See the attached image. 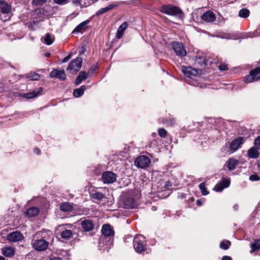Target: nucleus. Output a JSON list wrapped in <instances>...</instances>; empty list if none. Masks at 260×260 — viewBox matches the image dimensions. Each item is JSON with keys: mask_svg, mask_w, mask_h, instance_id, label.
Returning <instances> with one entry per match:
<instances>
[{"mask_svg": "<svg viewBox=\"0 0 260 260\" xmlns=\"http://www.w3.org/2000/svg\"><path fill=\"white\" fill-rule=\"evenodd\" d=\"M244 142V139L242 137H239L234 139L230 144V149L233 151L237 150Z\"/></svg>", "mask_w": 260, "mask_h": 260, "instance_id": "11", "label": "nucleus"}, {"mask_svg": "<svg viewBox=\"0 0 260 260\" xmlns=\"http://www.w3.org/2000/svg\"><path fill=\"white\" fill-rule=\"evenodd\" d=\"M47 2V0H32V4L35 6H42Z\"/></svg>", "mask_w": 260, "mask_h": 260, "instance_id": "39", "label": "nucleus"}, {"mask_svg": "<svg viewBox=\"0 0 260 260\" xmlns=\"http://www.w3.org/2000/svg\"><path fill=\"white\" fill-rule=\"evenodd\" d=\"M1 12L3 14H8L11 12L12 7L5 1H0Z\"/></svg>", "mask_w": 260, "mask_h": 260, "instance_id": "15", "label": "nucleus"}, {"mask_svg": "<svg viewBox=\"0 0 260 260\" xmlns=\"http://www.w3.org/2000/svg\"><path fill=\"white\" fill-rule=\"evenodd\" d=\"M90 197L94 200L98 201L102 200L103 198H105V196L101 192L95 191L90 194Z\"/></svg>", "mask_w": 260, "mask_h": 260, "instance_id": "30", "label": "nucleus"}, {"mask_svg": "<svg viewBox=\"0 0 260 260\" xmlns=\"http://www.w3.org/2000/svg\"><path fill=\"white\" fill-rule=\"evenodd\" d=\"M171 46L172 49L177 56L182 57L186 55L187 52L181 43L173 42L171 44Z\"/></svg>", "mask_w": 260, "mask_h": 260, "instance_id": "4", "label": "nucleus"}, {"mask_svg": "<svg viewBox=\"0 0 260 260\" xmlns=\"http://www.w3.org/2000/svg\"><path fill=\"white\" fill-rule=\"evenodd\" d=\"M85 50H86V48H85V46H82V47L80 48V50H79V55H82V54H83L84 53V52H85Z\"/></svg>", "mask_w": 260, "mask_h": 260, "instance_id": "51", "label": "nucleus"}, {"mask_svg": "<svg viewBox=\"0 0 260 260\" xmlns=\"http://www.w3.org/2000/svg\"><path fill=\"white\" fill-rule=\"evenodd\" d=\"M128 26V24L126 22H124L121 25L118 27L117 33L116 38L117 39H120L123 34L124 31L126 30Z\"/></svg>", "mask_w": 260, "mask_h": 260, "instance_id": "19", "label": "nucleus"}, {"mask_svg": "<svg viewBox=\"0 0 260 260\" xmlns=\"http://www.w3.org/2000/svg\"><path fill=\"white\" fill-rule=\"evenodd\" d=\"M85 86L84 85L81 86L79 88L75 89L73 91V95L76 98H79L84 93V91L85 90Z\"/></svg>", "mask_w": 260, "mask_h": 260, "instance_id": "25", "label": "nucleus"}, {"mask_svg": "<svg viewBox=\"0 0 260 260\" xmlns=\"http://www.w3.org/2000/svg\"><path fill=\"white\" fill-rule=\"evenodd\" d=\"M199 59L200 60L199 62H201L202 64H204L205 66L207 65V63H206L205 59L201 58V57H200Z\"/></svg>", "mask_w": 260, "mask_h": 260, "instance_id": "53", "label": "nucleus"}, {"mask_svg": "<svg viewBox=\"0 0 260 260\" xmlns=\"http://www.w3.org/2000/svg\"><path fill=\"white\" fill-rule=\"evenodd\" d=\"M53 1L55 4L61 6L67 4L69 3L70 0H53Z\"/></svg>", "mask_w": 260, "mask_h": 260, "instance_id": "42", "label": "nucleus"}, {"mask_svg": "<svg viewBox=\"0 0 260 260\" xmlns=\"http://www.w3.org/2000/svg\"><path fill=\"white\" fill-rule=\"evenodd\" d=\"M40 212V210L36 207H32L28 208L25 213L26 216L27 217H34L37 216Z\"/></svg>", "mask_w": 260, "mask_h": 260, "instance_id": "16", "label": "nucleus"}, {"mask_svg": "<svg viewBox=\"0 0 260 260\" xmlns=\"http://www.w3.org/2000/svg\"><path fill=\"white\" fill-rule=\"evenodd\" d=\"M34 152L35 153H36L37 154H39L40 152V150L39 148H36L34 149Z\"/></svg>", "mask_w": 260, "mask_h": 260, "instance_id": "57", "label": "nucleus"}, {"mask_svg": "<svg viewBox=\"0 0 260 260\" xmlns=\"http://www.w3.org/2000/svg\"><path fill=\"white\" fill-rule=\"evenodd\" d=\"M119 6V5L117 4H112L110 5H109L107 7H106V9L107 11L112 10L114 9H115L116 7H118Z\"/></svg>", "mask_w": 260, "mask_h": 260, "instance_id": "43", "label": "nucleus"}, {"mask_svg": "<svg viewBox=\"0 0 260 260\" xmlns=\"http://www.w3.org/2000/svg\"><path fill=\"white\" fill-rule=\"evenodd\" d=\"M81 225L84 232L91 231L94 228L93 222L89 219H84L81 221Z\"/></svg>", "mask_w": 260, "mask_h": 260, "instance_id": "12", "label": "nucleus"}, {"mask_svg": "<svg viewBox=\"0 0 260 260\" xmlns=\"http://www.w3.org/2000/svg\"><path fill=\"white\" fill-rule=\"evenodd\" d=\"M50 260H62V259L59 257H54L53 258H51Z\"/></svg>", "mask_w": 260, "mask_h": 260, "instance_id": "60", "label": "nucleus"}, {"mask_svg": "<svg viewBox=\"0 0 260 260\" xmlns=\"http://www.w3.org/2000/svg\"><path fill=\"white\" fill-rule=\"evenodd\" d=\"M4 90V83L2 82H0V92Z\"/></svg>", "mask_w": 260, "mask_h": 260, "instance_id": "55", "label": "nucleus"}, {"mask_svg": "<svg viewBox=\"0 0 260 260\" xmlns=\"http://www.w3.org/2000/svg\"><path fill=\"white\" fill-rule=\"evenodd\" d=\"M87 78V75L85 72L81 71L79 73L78 76L76 78L75 84L76 85H79L83 80H85Z\"/></svg>", "mask_w": 260, "mask_h": 260, "instance_id": "22", "label": "nucleus"}, {"mask_svg": "<svg viewBox=\"0 0 260 260\" xmlns=\"http://www.w3.org/2000/svg\"><path fill=\"white\" fill-rule=\"evenodd\" d=\"M73 236V233L71 230H66L61 233V238L65 239H69Z\"/></svg>", "mask_w": 260, "mask_h": 260, "instance_id": "32", "label": "nucleus"}, {"mask_svg": "<svg viewBox=\"0 0 260 260\" xmlns=\"http://www.w3.org/2000/svg\"><path fill=\"white\" fill-rule=\"evenodd\" d=\"M247 154L250 158H256L258 156L259 152L255 148L252 147L248 150Z\"/></svg>", "mask_w": 260, "mask_h": 260, "instance_id": "29", "label": "nucleus"}, {"mask_svg": "<svg viewBox=\"0 0 260 260\" xmlns=\"http://www.w3.org/2000/svg\"><path fill=\"white\" fill-rule=\"evenodd\" d=\"M188 202L192 203L194 202V198L193 197H189L187 200Z\"/></svg>", "mask_w": 260, "mask_h": 260, "instance_id": "58", "label": "nucleus"}, {"mask_svg": "<svg viewBox=\"0 0 260 260\" xmlns=\"http://www.w3.org/2000/svg\"><path fill=\"white\" fill-rule=\"evenodd\" d=\"M50 53H49V52H46L45 54V56L46 57H49L50 56Z\"/></svg>", "mask_w": 260, "mask_h": 260, "instance_id": "61", "label": "nucleus"}, {"mask_svg": "<svg viewBox=\"0 0 260 260\" xmlns=\"http://www.w3.org/2000/svg\"><path fill=\"white\" fill-rule=\"evenodd\" d=\"M221 260H233V259L231 258V257H230L229 256L225 255L222 257Z\"/></svg>", "mask_w": 260, "mask_h": 260, "instance_id": "54", "label": "nucleus"}, {"mask_svg": "<svg viewBox=\"0 0 260 260\" xmlns=\"http://www.w3.org/2000/svg\"><path fill=\"white\" fill-rule=\"evenodd\" d=\"M253 73L254 72L251 70L249 74L244 77L243 81L247 83L255 81L254 77L253 76Z\"/></svg>", "mask_w": 260, "mask_h": 260, "instance_id": "31", "label": "nucleus"}, {"mask_svg": "<svg viewBox=\"0 0 260 260\" xmlns=\"http://www.w3.org/2000/svg\"><path fill=\"white\" fill-rule=\"evenodd\" d=\"M72 2L74 5L78 6L79 5H80L81 0H72Z\"/></svg>", "mask_w": 260, "mask_h": 260, "instance_id": "52", "label": "nucleus"}, {"mask_svg": "<svg viewBox=\"0 0 260 260\" xmlns=\"http://www.w3.org/2000/svg\"><path fill=\"white\" fill-rule=\"evenodd\" d=\"M179 198H180V199H183L184 198H186V194L184 193H181L179 194V196H178Z\"/></svg>", "mask_w": 260, "mask_h": 260, "instance_id": "56", "label": "nucleus"}, {"mask_svg": "<svg viewBox=\"0 0 260 260\" xmlns=\"http://www.w3.org/2000/svg\"><path fill=\"white\" fill-rule=\"evenodd\" d=\"M231 245V242L229 240H224L220 242V247L222 249L227 250Z\"/></svg>", "mask_w": 260, "mask_h": 260, "instance_id": "34", "label": "nucleus"}, {"mask_svg": "<svg viewBox=\"0 0 260 260\" xmlns=\"http://www.w3.org/2000/svg\"><path fill=\"white\" fill-rule=\"evenodd\" d=\"M201 19L206 22H212L215 20L216 16L212 11L208 10L202 15Z\"/></svg>", "mask_w": 260, "mask_h": 260, "instance_id": "13", "label": "nucleus"}, {"mask_svg": "<svg viewBox=\"0 0 260 260\" xmlns=\"http://www.w3.org/2000/svg\"><path fill=\"white\" fill-rule=\"evenodd\" d=\"M2 254L6 257H13L15 252L14 248L11 247H6L2 249Z\"/></svg>", "mask_w": 260, "mask_h": 260, "instance_id": "17", "label": "nucleus"}, {"mask_svg": "<svg viewBox=\"0 0 260 260\" xmlns=\"http://www.w3.org/2000/svg\"><path fill=\"white\" fill-rule=\"evenodd\" d=\"M199 188L203 195L205 196L209 193V192L207 190V189L205 187V182H202L200 183L199 185Z\"/></svg>", "mask_w": 260, "mask_h": 260, "instance_id": "37", "label": "nucleus"}, {"mask_svg": "<svg viewBox=\"0 0 260 260\" xmlns=\"http://www.w3.org/2000/svg\"><path fill=\"white\" fill-rule=\"evenodd\" d=\"M252 71L254 72L253 77H254V79L256 81H258L260 80V68L257 67L253 70H251Z\"/></svg>", "mask_w": 260, "mask_h": 260, "instance_id": "36", "label": "nucleus"}, {"mask_svg": "<svg viewBox=\"0 0 260 260\" xmlns=\"http://www.w3.org/2000/svg\"><path fill=\"white\" fill-rule=\"evenodd\" d=\"M160 11L167 15L177 16L180 18L184 17V13L181 9L173 5H164L160 8Z\"/></svg>", "mask_w": 260, "mask_h": 260, "instance_id": "1", "label": "nucleus"}, {"mask_svg": "<svg viewBox=\"0 0 260 260\" xmlns=\"http://www.w3.org/2000/svg\"><path fill=\"white\" fill-rule=\"evenodd\" d=\"M44 42L48 45H50L53 43V41L51 39V35L50 34L47 33L45 35L44 38Z\"/></svg>", "mask_w": 260, "mask_h": 260, "instance_id": "38", "label": "nucleus"}, {"mask_svg": "<svg viewBox=\"0 0 260 260\" xmlns=\"http://www.w3.org/2000/svg\"><path fill=\"white\" fill-rule=\"evenodd\" d=\"M251 252H253L260 249V240H256L254 243L251 244Z\"/></svg>", "mask_w": 260, "mask_h": 260, "instance_id": "33", "label": "nucleus"}, {"mask_svg": "<svg viewBox=\"0 0 260 260\" xmlns=\"http://www.w3.org/2000/svg\"><path fill=\"white\" fill-rule=\"evenodd\" d=\"M158 134L160 137L165 138L167 137L168 133L165 128H160L158 130Z\"/></svg>", "mask_w": 260, "mask_h": 260, "instance_id": "40", "label": "nucleus"}, {"mask_svg": "<svg viewBox=\"0 0 260 260\" xmlns=\"http://www.w3.org/2000/svg\"><path fill=\"white\" fill-rule=\"evenodd\" d=\"M43 91V87H39L34 89L32 91L26 93L23 96V98L31 99L38 96L39 95H41Z\"/></svg>", "mask_w": 260, "mask_h": 260, "instance_id": "14", "label": "nucleus"}, {"mask_svg": "<svg viewBox=\"0 0 260 260\" xmlns=\"http://www.w3.org/2000/svg\"><path fill=\"white\" fill-rule=\"evenodd\" d=\"M258 166L260 168V161H259V162L258 164Z\"/></svg>", "mask_w": 260, "mask_h": 260, "instance_id": "64", "label": "nucleus"}, {"mask_svg": "<svg viewBox=\"0 0 260 260\" xmlns=\"http://www.w3.org/2000/svg\"><path fill=\"white\" fill-rule=\"evenodd\" d=\"M73 208V204L68 202H64L60 206V210L64 212L71 211L72 210Z\"/></svg>", "mask_w": 260, "mask_h": 260, "instance_id": "24", "label": "nucleus"}, {"mask_svg": "<svg viewBox=\"0 0 260 260\" xmlns=\"http://www.w3.org/2000/svg\"><path fill=\"white\" fill-rule=\"evenodd\" d=\"M134 248L138 253H141L147 249L145 238L141 235L136 236L133 240Z\"/></svg>", "mask_w": 260, "mask_h": 260, "instance_id": "2", "label": "nucleus"}, {"mask_svg": "<svg viewBox=\"0 0 260 260\" xmlns=\"http://www.w3.org/2000/svg\"><path fill=\"white\" fill-rule=\"evenodd\" d=\"M89 23V20H86L80 24H79L78 25H77L73 32H82L83 30H85L86 28V25Z\"/></svg>", "mask_w": 260, "mask_h": 260, "instance_id": "23", "label": "nucleus"}, {"mask_svg": "<svg viewBox=\"0 0 260 260\" xmlns=\"http://www.w3.org/2000/svg\"><path fill=\"white\" fill-rule=\"evenodd\" d=\"M24 238L23 234L18 231L13 232L7 236V240L11 242H16L22 240Z\"/></svg>", "mask_w": 260, "mask_h": 260, "instance_id": "8", "label": "nucleus"}, {"mask_svg": "<svg viewBox=\"0 0 260 260\" xmlns=\"http://www.w3.org/2000/svg\"><path fill=\"white\" fill-rule=\"evenodd\" d=\"M238 161L234 158H230L226 162L227 167L229 170H234Z\"/></svg>", "mask_w": 260, "mask_h": 260, "instance_id": "26", "label": "nucleus"}, {"mask_svg": "<svg viewBox=\"0 0 260 260\" xmlns=\"http://www.w3.org/2000/svg\"><path fill=\"white\" fill-rule=\"evenodd\" d=\"M50 77L52 78H58L61 81H64L66 79L64 71L53 69L50 73Z\"/></svg>", "mask_w": 260, "mask_h": 260, "instance_id": "9", "label": "nucleus"}, {"mask_svg": "<svg viewBox=\"0 0 260 260\" xmlns=\"http://www.w3.org/2000/svg\"><path fill=\"white\" fill-rule=\"evenodd\" d=\"M82 62V58L80 57H77L71 61L67 67V70L69 71L71 74H75L80 70Z\"/></svg>", "mask_w": 260, "mask_h": 260, "instance_id": "3", "label": "nucleus"}, {"mask_svg": "<svg viewBox=\"0 0 260 260\" xmlns=\"http://www.w3.org/2000/svg\"><path fill=\"white\" fill-rule=\"evenodd\" d=\"M220 183L223 184L225 188L228 187L230 184V181L225 178L223 179L222 182Z\"/></svg>", "mask_w": 260, "mask_h": 260, "instance_id": "45", "label": "nucleus"}, {"mask_svg": "<svg viewBox=\"0 0 260 260\" xmlns=\"http://www.w3.org/2000/svg\"><path fill=\"white\" fill-rule=\"evenodd\" d=\"M107 12H108V11L106 9V7L103 8H101L100 10H99L98 11H97L96 13H95V15L96 16H99Z\"/></svg>", "mask_w": 260, "mask_h": 260, "instance_id": "44", "label": "nucleus"}, {"mask_svg": "<svg viewBox=\"0 0 260 260\" xmlns=\"http://www.w3.org/2000/svg\"><path fill=\"white\" fill-rule=\"evenodd\" d=\"M78 6H80V7L82 8L84 6L80 3V5H79Z\"/></svg>", "mask_w": 260, "mask_h": 260, "instance_id": "63", "label": "nucleus"}, {"mask_svg": "<svg viewBox=\"0 0 260 260\" xmlns=\"http://www.w3.org/2000/svg\"><path fill=\"white\" fill-rule=\"evenodd\" d=\"M219 69L220 71H226L228 70V66L225 63H221L219 66Z\"/></svg>", "mask_w": 260, "mask_h": 260, "instance_id": "46", "label": "nucleus"}, {"mask_svg": "<svg viewBox=\"0 0 260 260\" xmlns=\"http://www.w3.org/2000/svg\"><path fill=\"white\" fill-rule=\"evenodd\" d=\"M102 233L105 236V238H109L111 240V237H113L114 234V231L109 224H104L102 229Z\"/></svg>", "mask_w": 260, "mask_h": 260, "instance_id": "10", "label": "nucleus"}, {"mask_svg": "<svg viewBox=\"0 0 260 260\" xmlns=\"http://www.w3.org/2000/svg\"><path fill=\"white\" fill-rule=\"evenodd\" d=\"M25 77L26 78L32 81H38L41 78L40 75L35 72L28 73L26 74Z\"/></svg>", "mask_w": 260, "mask_h": 260, "instance_id": "27", "label": "nucleus"}, {"mask_svg": "<svg viewBox=\"0 0 260 260\" xmlns=\"http://www.w3.org/2000/svg\"><path fill=\"white\" fill-rule=\"evenodd\" d=\"M151 159L147 156L141 155L135 160V166L139 168L144 169L150 165Z\"/></svg>", "mask_w": 260, "mask_h": 260, "instance_id": "6", "label": "nucleus"}, {"mask_svg": "<svg viewBox=\"0 0 260 260\" xmlns=\"http://www.w3.org/2000/svg\"><path fill=\"white\" fill-rule=\"evenodd\" d=\"M123 205L125 208L132 209L135 206L134 200L131 197H126L123 199Z\"/></svg>", "mask_w": 260, "mask_h": 260, "instance_id": "18", "label": "nucleus"}, {"mask_svg": "<svg viewBox=\"0 0 260 260\" xmlns=\"http://www.w3.org/2000/svg\"><path fill=\"white\" fill-rule=\"evenodd\" d=\"M98 67L96 66H93L91 68L89 71V73L93 74L96 70Z\"/></svg>", "mask_w": 260, "mask_h": 260, "instance_id": "50", "label": "nucleus"}, {"mask_svg": "<svg viewBox=\"0 0 260 260\" xmlns=\"http://www.w3.org/2000/svg\"><path fill=\"white\" fill-rule=\"evenodd\" d=\"M116 180V175L111 171L104 172L102 175V180L104 183L110 184L115 182Z\"/></svg>", "mask_w": 260, "mask_h": 260, "instance_id": "7", "label": "nucleus"}, {"mask_svg": "<svg viewBox=\"0 0 260 260\" xmlns=\"http://www.w3.org/2000/svg\"><path fill=\"white\" fill-rule=\"evenodd\" d=\"M182 71L184 74L186 75L187 76H195L198 74V72L196 70L190 67H183L182 68Z\"/></svg>", "mask_w": 260, "mask_h": 260, "instance_id": "21", "label": "nucleus"}, {"mask_svg": "<svg viewBox=\"0 0 260 260\" xmlns=\"http://www.w3.org/2000/svg\"><path fill=\"white\" fill-rule=\"evenodd\" d=\"M0 260H5V258L3 256L0 255Z\"/></svg>", "mask_w": 260, "mask_h": 260, "instance_id": "62", "label": "nucleus"}, {"mask_svg": "<svg viewBox=\"0 0 260 260\" xmlns=\"http://www.w3.org/2000/svg\"><path fill=\"white\" fill-rule=\"evenodd\" d=\"M250 12L247 9H242L240 10L239 16L242 18H247L249 15Z\"/></svg>", "mask_w": 260, "mask_h": 260, "instance_id": "35", "label": "nucleus"}, {"mask_svg": "<svg viewBox=\"0 0 260 260\" xmlns=\"http://www.w3.org/2000/svg\"><path fill=\"white\" fill-rule=\"evenodd\" d=\"M225 187L223 186V184L220 182L217 183L214 187V189L216 191H222Z\"/></svg>", "mask_w": 260, "mask_h": 260, "instance_id": "41", "label": "nucleus"}, {"mask_svg": "<svg viewBox=\"0 0 260 260\" xmlns=\"http://www.w3.org/2000/svg\"><path fill=\"white\" fill-rule=\"evenodd\" d=\"M254 145L257 149H260V137H258L255 139Z\"/></svg>", "mask_w": 260, "mask_h": 260, "instance_id": "47", "label": "nucleus"}, {"mask_svg": "<svg viewBox=\"0 0 260 260\" xmlns=\"http://www.w3.org/2000/svg\"><path fill=\"white\" fill-rule=\"evenodd\" d=\"M249 179L251 181H258L259 178L257 174H254L250 176Z\"/></svg>", "mask_w": 260, "mask_h": 260, "instance_id": "48", "label": "nucleus"}, {"mask_svg": "<svg viewBox=\"0 0 260 260\" xmlns=\"http://www.w3.org/2000/svg\"><path fill=\"white\" fill-rule=\"evenodd\" d=\"M158 121L167 125H173L175 123L176 120L174 117H169L168 118H160Z\"/></svg>", "mask_w": 260, "mask_h": 260, "instance_id": "20", "label": "nucleus"}, {"mask_svg": "<svg viewBox=\"0 0 260 260\" xmlns=\"http://www.w3.org/2000/svg\"><path fill=\"white\" fill-rule=\"evenodd\" d=\"M32 245L36 250L43 251L47 249L49 246V242L44 239H40L32 241Z\"/></svg>", "mask_w": 260, "mask_h": 260, "instance_id": "5", "label": "nucleus"}, {"mask_svg": "<svg viewBox=\"0 0 260 260\" xmlns=\"http://www.w3.org/2000/svg\"><path fill=\"white\" fill-rule=\"evenodd\" d=\"M197 204L198 206H200L202 205V202L200 200H198L197 201Z\"/></svg>", "mask_w": 260, "mask_h": 260, "instance_id": "59", "label": "nucleus"}, {"mask_svg": "<svg viewBox=\"0 0 260 260\" xmlns=\"http://www.w3.org/2000/svg\"><path fill=\"white\" fill-rule=\"evenodd\" d=\"M52 8L49 6H47L40 10V13L45 16H50L53 14L51 12Z\"/></svg>", "mask_w": 260, "mask_h": 260, "instance_id": "28", "label": "nucleus"}, {"mask_svg": "<svg viewBox=\"0 0 260 260\" xmlns=\"http://www.w3.org/2000/svg\"><path fill=\"white\" fill-rule=\"evenodd\" d=\"M72 54L71 53L69 54L66 57L63 58L62 60V62H67L72 57Z\"/></svg>", "mask_w": 260, "mask_h": 260, "instance_id": "49", "label": "nucleus"}]
</instances>
